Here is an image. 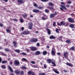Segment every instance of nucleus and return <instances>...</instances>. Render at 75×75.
I'll return each mask as SVG.
<instances>
[{"mask_svg": "<svg viewBox=\"0 0 75 75\" xmlns=\"http://www.w3.org/2000/svg\"><path fill=\"white\" fill-rule=\"evenodd\" d=\"M28 28H29V29H30V30H31V29H32V26H29Z\"/></svg>", "mask_w": 75, "mask_h": 75, "instance_id": "47", "label": "nucleus"}, {"mask_svg": "<svg viewBox=\"0 0 75 75\" xmlns=\"http://www.w3.org/2000/svg\"><path fill=\"white\" fill-rule=\"evenodd\" d=\"M53 71H54L55 73H56V74H59V71L56 70V69H53Z\"/></svg>", "mask_w": 75, "mask_h": 75, "instance_id": "14", "label": "nucleus"}, {"mask_svg": "<svg viewBox=\"0 0 75 75\" xmlns=\"http://www.w3.org/2000/svg\"><path fill=\"white\" fill-rule=\"evenodd\" d=\"M13 21H18V20H17L16 19H13Z\"/></svg>", "mask_w": 75, "mask_h": 75, "instance_id": "56", "label": "nucleus"}, {"mask_svg": "<svg viewBox=\"0 0 75 75\" xmlns=\"http://www.w3.org/2000/svg\"><path fill=\"white\" fill-rule=\"evenodd\" d=\"M27 61V59L24 58H23L22 59V61Z\"/></svg>", "mask_w": 75, "mask_h": 75, "instance_id": "33", "label": "nucleus"}, {"mask_svg": "<svg viewBox=\"0 0 75 75\" xmlns=\"http://www.w3.org/2000/svg\"><path fill=\"white\" fill-rule=\"evenodd\" d=\"M68 52H64V57L65 58H67L66 59L68 60V59L67 58V57H68Z\"/></svg>", "mask_w": 75, "mask_h": 75, "instance_id": "3", "label": "nucleus"}, {"mask_svg": "<svg viewBox=\"0 0 75 75\" xmlns=\"http://www.w3.org/2000/svg\"><path fill=\"white\" fill-rule=\"evenodd\" d=\"M38 8L39 9H42L43 8V7L41 6H39L38 7Z\"/></svg>", "mask_w": 75, "mask_h": 75, "instance_id": "39", "label": "nucleus"}, {"mask_svg": "<svg viewBox=\"0 0 75 75\" xmlns=\"http://www.w3.org/2000/svg\"><path fill=\"white\" fill-rule=\"evenodd\" d=\"M48 4L50 6H54V4L52 2H49Z\"/></svg>", "mask_w": 75, "mask_h": 75, "instance_id": "21", "label": "nucleus"}, {"mask_svg": "<svg viewBox=\"0 0 75 75\" xmlns=\"http://www.w3.org/2000/svg\"><path fill=\"white\" fill-rule=\"evenodd\" d=\"M32 75H36V74H34V73L33 72L32 74Z\"/></svg>", "mask_w": 75, "mask_h": 75, "instance_id": "64", "label": "nucleus"}, {"mask_svg": "<svg viewBox=\"0 0 75 75\" xmlns=\"http://www.w3.org/2000/svg\"><path fill=\"white\" fill-rule=\"evenodd\" d=\"M67 3L68 4H71V3H72V2L71 1H69L67 2Z\"/></svg>", "mask_w": 75, "mask_h": 75, "instance_id": "45", "label": "nucleus"}, {"mask_svg": "<svg viewBox=\"0 0 75 75\" xmlns=\"http://www.w3.org/2000/svg\"><path fill=\"white\" fill-rule=\"evenodd\" d=\"M2 64H6V63H7V61L6 60L3 61L2 62Z\"/></svg>", "mask_w": 75, "mask_h": 75, "instance_id": "30", "label": "nucleus"}, {"mask_svg": "<svg viewBox=\"0 0 75 75\" xmlns=\"http://www.w3.org/2000/svg\"><path fill=\"white\" fill-rule=\"evenodd\" d=\"M66 7H67V8L68 7H69V4H67L66 5Z\"/></svg>", "mask_w": 75, "mask_h": 75, "instance_id": "57", "label": "nucleus"}, {"mask_svg": "<svg viewBox=\"0 0 75 75\" xmlns=\"http://www.w3.org/2000/svg\"><path fill=\"white\" fill-rule=\"evenodd\" d=\"M34 6L35 7H38V6L37 5V4H34Z\"/></svg>", "mask_w": 75, "mask_h": 75, "instance_id": "44", "label": "nucleus"}, {"mask_svg": "<svg viewBox=\"0 0 75 75\" xmlns=\"http://www.w3.org/2000/svg\"><path fill=\"white\" fill-rule=\"evenodd\" d=\"M30 62L33 64H35V62H34V61H31Z\"/></svg>", "mask_w": 75, "mask_h": 75, "instance_id": "46", "label": "nucleus"}, {"mask_svg": "<svg viewBox=\"0 0 75 75\" xmlns=\"http://www.w3.org/2000/svg\"><path fill=\"white\" fill-rule=\"evenodd\" d=\"M40 54V51H38L35 52V54L37 55H39Z\"/></svg>", "mask_w": 75, "mask_h": 75, "instance_id": "25", "label": "nucleus"}, {"mask_svg": "<svg viewBox=\"0 0 75 75\" xmlns=\"http://www.w3.org/2000/svg\"><path fill=\"white\" fill-rule=\"evenodd\" d=\"M50 39H54L56 38V37L52 35L50 37Z\"/></svg>", "mask_w": 75, "mask_h": 75, "instance_id": "20", "label": "nucleus"}, {"mask_svg": "<svg viewBox=\"0 0 75 75\" xmlns=\"http://www.w3.org/2000/svg\"><path fill=\"white\" fill-rule=\"evenodd\" d=\"M22 16L23 17H27V14L25 13V14H22Z\"/></svg>", "mask_w": 75, "mask_h": 75, "instance_id": "24", "label": "nucleus"}, {"mask_svg": "<svg viewBox=\"0 0 75 75\" xmlns=\"http://www.w3.org/2000/svg\"><path fill=\"white\" fill-rule=\"evenodd\" d=\"M24 21V20L22 18H21L20 19V23H23Z\"/></svg>", "mask_w": 75, "mask_h": 75, "instance_id": "41", "label": "nucleus"}, {"mask_svg": "<svg viewBox=\"0 0 75 75\" xmlns=\"http://www.w3.org/2000/svg\"><path fill=\"white\" fill-rule=\"evenodd\" d=\"M57 54L58 55H61V53L59 52H57Z\"/></svg>", "mask_w": 75, "mask_h": 75, "instance_id": "59", "label": "nucleus"}, {"mask_svg": "<svg viewBox=\"0 0 75 75\" xmlns=\"http://www.w3.org/2000/svg\"><path fill=\"white\" fill-rule=\"evenodd\" d=\"M15 51H16V52H18V53L20 52V50H15Z\"/></svg>", "mask_w": 75, "mask_h": 75, "instance_id": "38", "label": "nucleus"}, {"mask_svg": "<svg viewBox=\"0 0 75 75\" xmlns=\"http://www.w3.org/2000/svg\"><path fill=\"white\" fill-rule=\"evenodd\" d=\"M54 14H52L50 15V18H53L54 17Z\"/></svg>", "mask_w": 75, "mask_h": 75, "instance_id": "27", "label": "nucleus"}, {"mask_svg": "<svg viewBox=\"0 0 75 75\" xmlns=\"http://www.w3.org/2000/svg\"><path fill=\"white\" fill-rule=\"evenodd\" d=\"M68 20L70 23H74V20H72V18H68Z\"/></svg>", "mask_w": 75, "mask_h": 75, "instance_id": "8", "label": "nucleus"}, {"mask_svg": "<svg viewBox=\"0 0 75 75\" xmlns=\"http://www.w3.org/2000/svg\"><path fill=\"white\" fill-rule=\"evenodd\" d=\"M47 54V51H44L43 52V54L44 55H46Z\"/></svg>", "mask_w": 75, "mask_h": 75, "instance_id": "26", "label": "nucleus"}, {"mask_svg": "<svg viewBox=\"0 0 75 75\" xmlns=\"http://www.w3.org/2000/svg\"><path fill=\"white\" fill-rule=\"evenodd\" d=\"M30 33V32L29 31H24V32H23L22 34H23L24 35H25V34H28Z\"/></svg>", "mask_w": 75, "mask_h": 75, "instance_id": "6", "label": "nucleus"}, {"mask_svg": "<svg viewBox=\"0 0 75 75\" xmlns=\"http://www.w3.org/2000/svg\"><path fill=\"white\" fill-rule=\"evenodd\" d=\"M21 74H22V75H23V74H24V71H21Z\"/></svg>", "mask_w": 75, "mask_h": 75, "instance_id": "50", "label": "nucleus"}, {"mask_svg": "<svg viewBox=\"0 0 75 75\" xmlns=\"http://www.w3.org/2000/svg\"><path fill=\"white\" fill-rule=\"evenodd\" d=\"M0 27H3V24H1V23L0 24Z\"/></svg>", "mask_w": 75, "mask_h": 75, "instance_id": "63", "label": "nucleus"}, {"mask_svg": "<svg viewBox=\"0 0 75 75\" xmlns=\"http://www.w3.org/2000/svg\"><path fill=\"white\" fill-rule=\"evenodd\" d=\"M56 31L57 33H59V29H56Z\"/></svg>", "mask_w": 75, "mask_h": 75, "instance_id": "43", "label": "nucleus"}, {"mask_svg": "<svg viewBox=\"0 0 75 75\" xmlns=\"http://www.w3.org/2000/svg\"><path fill=\"white\" fill-rule=\"evenodd\" d=\"M47 61L49 64H50L52 62V60L50 59H47Z\"/></svg>", "mask_w": 75, "mask_h": 75, "instance_id": "17", "label": "nucleus"}, {"mask_svg": "<svg viewBox=\"0 0 75 75\" xmlns=\"http://www.w3.org/2000/svg\"><path fill=\"white\" fill-rule=\"evenodd\" d=\"M15 72L16 74H20V71H18V70H16L15 71Z\"/></svg>", "mask_w": 75, "mask_h": 75, "instance_id": "29", "label": "nucleus"}, {"mask_svg": "<svg viewBox=\"0 0 75 75\" xmlns=\"http://www.w3.org/2000/svg\"><path fill=\"white\" fill-rule=\"evenodd\" d=\"M40 10L39 9H34L33 10V11L34 13H37L38 12H39Z\"/></svg>", "mask_w": 75, "mask_h": 75, "instance_id": "11", "label": "nucleus"}, {"mask_svg": "<svg viewBox=\"0 0 75 75\" xmlns=\"http://www.w3.org/2000/svg\"><path fill=\"white\" fill-rule=\"evenodd\" d=\"M18 3L20 4H21L24 3V1L22 0H18Z\"/></svg>", "mask_w": 75, "mask_h": 75, "instance_id": "9", "label": "nucleus"}, {"mask_svg": "<svg viewBox=\"0 0 75 75\" xmlns=\"http://www.w3.org/2000/svg\"><path fill=\"white\" fill-rule=\"evenodd\" d=\"M33 73V72L31 71H28V74H29V75H31V74H32Z\"/></svg>", "mask_w": 75, "mask_h": 75, "instance_id": "34", "label": "nucleus"}, {"mask_svg": "<svg viewBox=\"0 0 75 75\" xmlns=\"http://www.w3.org/2000/svg\"><path fill=\"white\" fill-rule=\"evenodd\" d=\"M2 55H4V56H6V54L4 53H2Z\"/></svg>", "mask_w": 75, "mask_h": 75, "instance_id": "53", "label": "nucleus"}, {"mask_svg": "<svg viewBox=\"0 0 75 75\" xmlns=\"http://www.w3.org/2000/svg\"><path fill=\"white\" fill-rule=\"evenodd\" d=\"M4 50L5 51H10V50L9 49L7 48L5 49Z\"/></svg>", "mask_w": 75, "mask_h": 75, "instance_id": "42", "label": "nucleus"}, {"mask_svg": "<svg viewBox=\"0 0 75 75\" xmlns=\"http://www.w3.org/2000/svg\"><path fill=\"white\" fill-rule=\"evenodd\" d=\"M42 1H43L44 2H46V1H47L48 0H41Z\"/></svg>", "mask_w": 75, "mask_h": 75, "instance_id": "51", "label": "nucleus"}, {"mask_svg": "<svg viewBox=\"0 0 75 75\" xmlns=\"http://www.w3.org/2000/svg\"><path fill=\"white\" fill-rule=\"evenodd\" d=\"M21 54H22V55H26L27 54L25 53L24 52L22 53Z\"/></svg>", "mask_w": 75, "mask_h": 75, "instance_id": "49", "label": "nucleus"}, {"mask_svg": "<svg viewBox=\"0 0 75 75\" xmlns=\"http://www.w3.org/2000/svg\"><path fill=\"white\" fill-rule=\"evenodd\" d=\"M31 51H35L37 50V48L35 47H30Z\"/></svg>", "mask_w": 75, "mask_h": 75, "instance_id": "10", "label": "nucleus"}, {"mask_svg": "<svg viewBox=\"0 0 75 75\" xmlns=\"http://www.w3.org/2000/svg\"><path fill=\"white\" fill-rule=\"evenodd\" d=\"M61 4L62 5H61V7L62 8H63L64 9V10H67V8H66V7H65V4H64V3L63 2H61Z\"/></svg>", "mask_w": 75, "mask_h": 75, "instance_id": "1", "label": "nucleus"}, {"mask_svg": "<svg viewBox=\"0 0 75 75\" xmlns=\"http://www.w3.org/2000/svg\"><path fill=\"white\" fill-rule=\"evenodd\" d=\"M63 37L62 36H61L58 38V39L59 40H62Z\"/></svg>", "mask_w": 75, "mask_h": 75, "instance_id": "36", "label": "nucleus"}, {"mask_svg": "<svg viewBox=\"0 0 75 75\" xmlns=\"http://www.w3.org/2000/svg\"><path fill=\"white\" fill-rule=\"evenodd\" d=\"M56 53V52H55V50H53V49H52L51 51V54L53 56H55V54Z\"/></svg>", "mask_w": 75, "mask_h": 75, "instance_id": "5", "label": "nucleus"}, {"mask_svg": "<svg viewBox=\"0 0 75 75\" xmlns=\"http://www.w3.org/2000/svg\"><path fill=\"white\" fill-rule=\"evenodd\" d=\"M48 18H47V16H46V15H45L44 16V17H43L42 18V19L43 20H47Z\"/></svg>", "mask_w": 75, "mask_h": 75, "instance_id": "12", "label": "nucleus"}, {"mask_svg": "<svg viewBox=\"0 0 75 75\" xmlns=\"http://www.w3.org/2000/svg\"><path fill=\"white\" fill-rule=\"evenodd\" d=\"M30 17L31 18H33V16L32 15H30Z\"/></svg>", "mask_w": 75, "mask_h": 75, "instance_id": "62", "label": "nucleus"}, {"mask_svg": "<svg viewBox=\"0 0 75 75\" xmlns=\"http://www.w3.org/2000/svg\"><path fill=\"white\" fill-rule=\"evenodd\" d=\"M39 75H45V73H40L39 74Z\"/></svg>", "mask_w": 75, "mask_h": 75, "instance_id": "40", "label": "nucleus"}, {"mask_svg": "<svg viewBox=\"0 0 75 75\" xmlns=\"http://www.w3.org/2000/svg\"><path fill=\"white\" fill-rule=\"evenodd\" d=\"M56 24V23L55 22H54L53 23V25L54 27H55Z\"/></svg>", "mask_w": 75, "mask_h": 75, "instance_id": "48", "label": "nucleus"}, {"mask_svg": "<svg viewBox=\"0 0 75 75\" xmlns=\"http://www.w3.org/2000/svg\"><path fill=\"white\" fill-rule=\"evenodd\" d=\"M66 42L68 44H70V43H71V41L69 40H66Z\"/></svg>", "mask_w": 75, "mask_h": 75, "instance_id": "32", "label": "nucleus"}, {"mask_svg": "<svg viewBox=\"0 0 75 75\" xmlns=\"http://www.w3.org/2000/svg\"><path fill=\"white\" fill-rule=\"evenodd\" d=\"M49 9H50L51 10H54V7H50V6H48L47 7Z\"/></svg>", "mask_w": 75, "mask_h": 75, "instance_id": "19", "label": "nucleus"}, {"mask_svg": "<svg viewBox=\"0 0 75 75\" xmlns=\"http://www.w3.org/2000/svg\"><path fill=\"white\" fill-rule=\"evenodd\" d=\"M8 68L9 69L11 72H13V69H12V68H11V67L10 66V65H8Z\"/></svg>", "mask_w": 75, "mask_h": 75, "instance_id": "15", "label": "nucleus"}, {"mask_svg": "<svg viewBox=\"0 0 75 75\" xmlns=\"http://www.w3.org/2000/svg\"><path fill=\"white\" fill-rule=\"evenodd\" d=\"M74 26L75 25L74 24H71L70 25V27H71V28H74Z\"/></svg>", "mask_w": 75, "mask_h": 75, "instance_id": "23", "label": "nucleus"}, {"mask_svg": "<svg viewBox=\"0 0 75 75\" xmlns=\"http://www.w3.org/2000/svg\"><path fill=\"white\" fill-rule=\"evenodd\" d=\"M37 46H38V47H39L40 46V43H38L37 44Z\"/></svg>", "mask_w": 75, "mask_h": 75, "instance_id": "60", "label": "nucleus"}, {"mask_svg": "<svg viewBox=\"0 0 75 75\" xmlns=\"http://www.w3.org/2000/svg\"><path fill=\"white\" fill-rule=\"evenodd\" d=\"M38 41V40H37V39L36 38H32L31 39H30V41L31 42H37Z\"/></svg>", "mask_w": 75, "mask_h": 75, "instance_id": "4", "label": "nucleus"}, {"mask_svg": "<svg viewBox=\"0 0 75 75\" xmlns=\"http://www.w3.org/2000/svg\"><path fill=\"white\" fill-rule=\"evenodd\" d=\"M45 12H46V13H49V12L50 11L49 10H48V9H45Z\"/></svg>", "mask_w": 75, "mask_h": 75, "instance_id": "37", "label": "nucleus"}, {"mask_svg": "<svg viewBox=\"0 0 75 75\" xmlns=\"http://www.w3.org/2000/svg\"><path fill=\"white\" fill-rule=\"evenodd\" d=\"M44 67L45 68H47V66H46V64H44Z\"/></svg>", "mask_w": 75, "mask_h": 75, "instance_id": "54", "label": "nucleus"}, {"mask_svg": "<svg viewBox=\"0 0 75 75\" xmlns=\"http://www.w3.org/2000/svg\"><path fill=\"white\" fill-rule=\"evenodd\" d=\"M52 64H53L52 66H53V67H55V66H56V64L54 62H52Z\"/></svg>", "mask_w": 75, "mask_h": 75, "instance_id": "22", "label": "nucleus"}, {"mask_svg": "<svg viewBox=\"0 0 75 75\" xmlns=\"http://www.w3.org/2000/svg\"><path fill=\"white\" fill-rule=\"evenodd\" d=\"M6 32H7V33H10L11 32L10 30L8 29H6Z\"/></svg>", "mask_w": 75, "mask_h": 75, "instance_id": "28", "label": "nucleus"}, {"mask_svg": "<svg viewBox=\"0 0 75 75\" xmlns=\"http://www.w3.org/2000/svg\"><path fill=\"white\" fill-rule=\"evenodd\" d=\"M13 43L14 45V47H15V48H16V47H17V45H16V42L15 41H13Z\"/></svg>", "mask_w": 75, "mask_h": 75, "instance_id": "16", "label": "nucleus"}, {"mask_svg": "<svg viewBox=\"0 0 75 75\" xmlns=\"http://www.w3.org/2000/svg\"><path fill=\"white\" fill-rule=\"evenodd\" d=\"M1 67L2 68H3V69H5V68H6V66H5L4 65H2L1 66Z\"/></svg>", "mask_w": 75, "mask_h": 75, "instance_id": "35", "label": "nucleus"}, {"mask_svg": "<svg viewBox=\"0 0 75 75\" xmlns=\"http://www.w3.org/2000/svg\"><path fill=\"white\" fill-rule=\"evenodd\" d=\"M14 64L16 65H18L20 64V62L17 60H15L14 61Z\"/></svg>", "mask_w": 75, "mask_h": 75, "instance_id": "7", "label": "nucleus"}, {"mask_svg": "<svg viewBox=\"0 0 75 75\" xmlns=\"http://www.w3.org/2000/svg\"><path fill=\"white\" fill-rule=\"evenodd\" d=\"M63 71H64V72H65V73H67V70H64Z\"/></svg>", "mask_w": 75, "mask_h": 75, "instance_id": "61", "label": "nucleus"}, {"mask_svg": "<svg viewBox=\"0 0 75 75\" xmlns=\"http://www.w3.org/2000/svg\"><path fill=\"white\" fill-rule=\"evenodd\" d=\"M66 64L67 65H68V66H69V67H73V65L72 64L68 63L67 62L66 63Z\"/></svg>", "mask_w": 75, "mask_h": 75, "instance_id": "13", "label": "nucleus"}, {"mask_svg": "<svg viewBox=\"0 0 75 75\" xmlns=\"http://www.w3.org/2000/svg\"><path fill=\"white\" fill-rule=\"evenodd\" d=\"M28 25L29 26H33V23L30 22L28 24Z\"/></svg>", "mask_w": 75, "mask_h": 75, "instance_id": "31", "label": "nucleus"}, {"mask_svg": "<svg viewBox=\"0 0 75 75\" xmlns=\"http://www.w3.org/2000/svg\"><path fill=\"white\" fill-rule=\"evenodd\" d=\"M26 51H27L28 52H30V51L29 50L27 49H26Z\"/></svg>", "mask_w": 75, "mask_h": 75, "instance_id": "55", "label": "nucleus"}, {"mask_svg": "<svg viewBox=\"0 0 75 75\" xmlns=\"http://www.w3.org/2000/svg\"><path fill=\"white\" fill-rule=\"evenodd\" d=\"M71 50H72L73 51H74L75 50L74 49V48L73 47H72L71 48H70Z\"/></svg>", "mask_w": 75, "mask_h": 75, "instance_id": "52", "label": "nucleus"}, {"mask_svg": "<svg viewBox=\"0 0 75 75\" xmlns=\"http://www.w3.org/2000/svg\"><path fill=\"white\" fill-rule=\"evenodd\" d=\"M47 33L48 34H51V31H50V30L48 28L47 29Z\"/></svg>", "mask_w": 75, "mask_h": 75, "instance_id": "18", "label": "nucleus"}, {"mask_svg": "<svg viewBox=\"0 0 75 75\" xmlns=\"http://www.w3.org/2000/svg\"><path fill=\"white\" fill-rule=\"evenodd\" d=\"M66 24V23H64V21H62L61 23L60 24L59 23H57V25H59V26H61V25H65V24Z\"/></svg>", "mask_w": 75, "mask_h": 75, "instance_id": "2", "label": "nucleus"}, {"mask_svg": "<svg viewBox=\"0 0 75 75\" xmlns=\"http://www.w3.org/2000/svg\"><path fill=\"white\" fill-rule=\"evenodd\" d=\"M26 67H25L23 66L22 67V69H26Z\"/></svg>", "mask_w": 75, "mask_h": 75, "instance_id": "58", "label": "nucleus"}]
</instances>
